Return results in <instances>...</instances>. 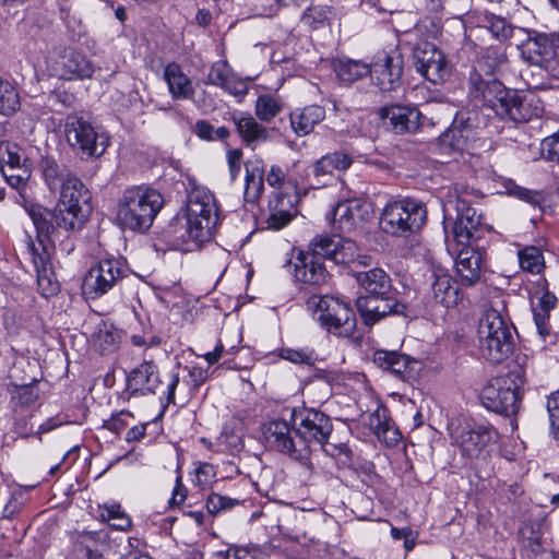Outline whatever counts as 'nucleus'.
Here are the masks:
<instances>
[{
	"instance_id": "obj_1",
	"label": "nucleus",
	"mask_w": 559,
	"mask_h": 559,
	"mask_svg": "<svg viewBox=\"0 0 559 559\" xmlns=\"http://www.w3.org/2000/svg\"><path fill=\"white\" fill-rule=\"evenodd\" d=\"M219 221L217 202L206 188H193L187 201L186 219L175 217L166 229L175 249L193 251L213 238Z\"/></svg>"
},
{
	"instance_id": "obj_2",
	"label": "nucleus",
	"mask_w": 559,
	"mask_h": 559,
	"mask_svg": "<svg viewBox=\"0 0 559 559\" xmlns=\"http://www.w3.org/2000/svg\"><path fill=\"white\" fill-rule=\"evenodd\" d=\"M468 95L475 107L491 110L501 120L514 123L539 118L544 111L542 100L535 94H519L497 80L485 81L477 73L471 76Z\"/></svg>"
},
{
	"instance_id": "obj_3",
	"label": "nucleus",
	"mask_w": 559,
	"mask_h": 559,
	"mask_svg": "<svg viewBox=\"0 0 559 559\" xmlns=\"http://www.w3.org/2000/svg\"><path fill=\"white\" fill-rule=\"evenodd\" d=\"M26 211L36 229L35 238L26 235V253L29 255L35 267L37 285L40 294L44 297H50L56 295L59 290V284L53 277V273L51 271V249L55 247L56 241L60 240L59 246L61 250L70 253L74 250V242L68 234L64 240H61L63 230L55 227V225L47 221L45 216H41L28 207Z\"/></svg>"
},
{
	"instance_id": "obj_4",
	"label": "nucleus",
	"mask_w": 559,
	"mask_h": 559,
	"mask_svg": "<svg viewBox=\"0 0 559 559\" xmlns=\"http://www.w3.org/2000/svg\"><path fill=\"white\" fill-rule=\"evenodd\" d=\"M28 209L45 216L55 227L70 235L81 230L86 223L92 212L91 193L81 179L70 178L60 188L59 199L53 210L39 204L31 205Z\"/></svg>"
},
{
	"instance_id": "obj_5",
	"label": "nucleus",
	"mask_w": 559,
	"mask_h": 559,
	"mask_svg": "<svg viewBox=\"0 0 559 559\" xmlns=\"http://www.w3.org/2000/svg\"><path fill=\"white\" fill-rule=\"evenodd\" d=\"M164 204V197L158 190L144 185L129 187L118 199L116 218L124 229L146 231Z\"/></svg>"
},
{
	"instance_id": "obj_6",
	"label": "nucleus",
	"mask_w": 559,
	"mask_h": 559,
	"mask_svg": "<svg viewBox=\"0 0 559 559\" xmlns=\"http://www.w3.org/2000/svg\"><path fill=\"white\" fill-rule=\"evenodd\" d=\"M477 340L481 356L490 362L500 364L513 352L511 325L495 307L486 309L481 314Z\"/></svg>"
},
{
	"instance_id": "obj_7",
	"label": "nucleus",
	"mask_w": 559,
	"mask_h": 559,
	"mask_svg": "<svg viewBox=\"0 0 559 559\" xmlns=\"http://www.w3.org/2000/svg\"><path fill=\"white\" fill-rule=\"evenodd\" d=\"M307 310L320 325L337 336L349 337L356 330V316L348 304L332 296L312 295Z\"/></svg>"
},
{
	"instance_id": "obj_8",
	"label": "nucleus",
	"mask_w": 559,
	"mask_h": 559,
	"mask_svg": "<svg viewBox=\"0 0 559 559\" xmlns=\"http://www.w3.org/2000/svg\"><path fill=\"white\" fill-rule=\"evenodd\" d=\"M427 221L424 202L405 198L388 203L380 217V228L393 236H407L419 230Z\"/></svg>"
},
{
	"instance_id": "obj_9",
	"label": "nucleus",
	"mask_w": 559,
	"mask_h": 559,
	"mask_svg": "<svg viewBox=\"0 0 559 559\" xmlns=\"http://www.w3.org/2000/svg\"><path fill=\"white\" fill-rule=\"evenodd\" d=\"M481 404L489 411L504 416L516 415L521 407V395L511 376L489 380L479 393Z\"/></svg>"
},
{
	"instance_id": "obj_10",
	"label": "nucleus",
	"mask_w": 559,
	"mask_h": 559,
	"mask_svg": "<svg viewBox=\"0 0 559 559\" xmlns=\"http://www.w3.org/2000/svg\"><path fill=\"white\" fill-rule=\"evenodd\" d=\"M265 445L273 451L289 456L292 460L306 463L309 459V449L296 436L295 426L284 419H272L262 426Z\"/></svg>"
},
{
	"instance_id": "obj_11",
	"label": "nucleus",
	"mask_w": 559,
	"mask_h": 559,
	"mask_svg": "<svg viewBox=\"0 0 559 559\" xmlns=\"http://www.w3.org/2000/svg\"><path fill=\"white\" fill-rule=\"evenodd\" d=\"M48 74L62 80L91 79L95 71L93 62L80 51L59 48L46 57Z\"/></svg>"
},
{
	"instance_id": "obj_12",
	"label": "nucleus",
	"mask_w": 559,
	"mask_h": 559,
	"mask_svg": "<svg viewBox=\"0 0 559 559\" xmlns=\"http://www.w3.org/2000/svg\"><path fill=\"white\" fill-rule=\"evenodd\" d=\"M128 275V266L121 258H105L93 265L83 282L85 294L100 297L116 287Z\"/></svg>"
},
{
	"instance_id": "obj_13",
	"label": "nucleus",
	"mask_w": 559,
	"mask_h": 559,
	"mask_svg": "<svg viewBox=\"0 0 559 559\" xmlns=\"http://www.w3.org/2000/svg\"><path fill=\"white\" fill-rule=\"evenodd\" d=\"M451 437L462 455L477 459L497 441L498 432L487 423L464 421L452 429Z\"/></svg>"
},
{
	"instance_id": "obj_14",
	"label": "nucleus",
	"mask_w": 559,
	"mask_h": 559,
	"mask_svg": "<svg viewBox=\"0 0 559 559\" xmlns=\"http://www.w3.org/2000/svg\"><path fill=\"white\" fill-rule=\"evenodd\" d=\"M66 135L74 150L88 157L100 156L109 142L104 133H98L90 121L76 114L67 117Z\"/></svg>"
},
{
	"instance_id": "obj_15",
	"label": "nucleus",
	"mask_w": 559,
	"mask_h": 559,
	"mask_svg": "<svg viewBox=\"0 0 559 559\" xmlns=\"http://www.w3.org/2000/svg\"><path fill=\"white\" fill-rule=\"evenodd\" d=\"M293 424L299 441H304L310 450L311 444L325 447L333 431L331 418L316 409H302L292 413Z\"/></svg>"
},
{
	"instance_id": "obj_16",
	"label": "nucleus",
	"mask_w": 559,
	"mask_h": 559,
	"mask_svg": "<svg viewBox=\"0 0 559 559\" xmlns=\"http://www.w3.org/2000/svg\"><path fill=\"white\" fill-rule=\"evenodd\" d=\"M481 224V215L473 206L461 203L459 209L444 207L443 229L447 239L467 246L474 240Z\"/></svg>"
},
{
	"instance_id": "obj_17",
	"label": "nucleus",
	"mask_w": 559,
	"mask_h": 559,
	"mask_svg": "<svg viewBox=\"0 0 559 559\" xmlns=\"http://www.w3.org/2000/svg\"><path fill=\"white\" fill-rule=\"evenodd\" d=\"M309 247L313 252L331 259L337 264H348L356 260L364 265L370 262L369 257L359 254V249L355 241L340 235L317 236L311 240Z\"/></svg>"
},
{
	"instance_id": "obj_18",
	"label": "nucleus",
	"mask_w": 559,
	"mask_h": 559,
	"mask_svg": "<svg viewBox=\"0 0 559 559\" xmlns=\"http://www.w3.org/2000/svg\"><path fill=\"white\" fill-rule=\"evenodd\" d=\"M356 306L367 325H372L388 316H411L409 307L397 300L394 293L388 296L361 295L357 298Z\"/></svg>"
},
{
	"instance_id": "obj_19",
	"label": "nucleus",
	"mask_w": 559,
	"mask_h": 559,
	"mask_svg": "<svg viewBox=\"0 0 559 559\" xmlns=\"http://www.w3.org/2000/svg\"><path fill=\"white\" fill-rule=\"evenodd\" d=\"M417 71L433 84H441L450 75V66L443 52L433 44L423 43L414 49Z\"/></svg>"
},
{
	"instance_id": "obj_20",
	"label": "nucleus",
	"mask_w": 559,
	"mask_h": 559,
	"mask_svg": "<svg viewBox=\"0 0 559 559\" xmlns=\"http://www.w3.org/2000/svg\"><path fill=\"white\" fill-rule=\"evenodd\" d=\"M522 55L531 64L547 71L555 70L559 61V33L538 34L528 38Z\"/></svg>"
},
{
	"instance_id": "obj_21",
	"label": "nucleus",
	"mask_w": 559,
	"mask_h": 559,
	"mask_svg": "<svg viewBox=\"0 0 559 559\" xmlns=\"http://www.w3.org/2000/svg\"><path fill=\"white\" fill-rule=\"evenodd\" d=\"M370 66V73L374 84L381 91H393L401 82L403 59L397 51H379Z\"/></svg>"
},
{
	"instance_id": "obj_22",
	"label": "nucleus",
	"mask_w": 559,
	"mask_h": 559,
	"mask_svg": "<svg viewBox=\"0 0 559 559\" xmlns=\"http://www.w3.org/2000/svg\"><path fill=\"white\" fill-rule=\"evenodd\" d=\"M372 213L371 204L362 199L341 201L332 212V224L335 229L349 233L367 222Z\"/></svg>"
},
{
	"instance_id": "obj_23",
	"label": "nucleus",
	"mask_w": 559,
	"mask_h": 559,
	"mask_svg": "<svg viewBox=\"0 0 559 559\" xmlns=\"http://www.w3.org/2000/svg\"><path fill=\"white\" fill-rule=\"evenodd\" d=\"M265 181L274 192L300 193L306 188L305 170L298 162L292 165L272 164Z\"/></svg>"
},
{
	"instance_id": "obj_24",
	"label": "nucleus",
	"mask_w": 559,
	"mask_h": 559,
	"mask_svg": "<svg viewBox=\"0 0 559 559\" xmlns=\"http://www.w3.org/2000/svg\"><path fill=\"white\" fill-rule=\"evenodd\" d=\"M477 139V126L471 112H460L442 134L441 144L455 152L468 151Z\"/></svg>"
},
{
	"instance_id": "obj_25",
	"label": "nucleus",
	"mask_w": 559,
	"mask_h": 559,
	"mask_svg": "<svg viewBox=\"0 0 559 559\" xmlns=\"http://www.w3.org/2000/svg\"><path fill=\"white\" fill-rule=\"evenodd\" d=\"M352 164V157L344 152L326 154L312 164V177L307 183L311 188L324 187L334 179L336 171L346 170Z\"/></svg>"
},
{
	"instance_id": "obj_26",
	"label": "nucleus",
	"mask_w": 559,
	"mask_h": 559,
	"mask_svg": "<svg viewBox=\"0 0 559 559\" xmlns=\"http://www.w3.org/2000/svg\"><path fill=\"white\" fill-rule=\"evenodd\" d=\"M383 123L395 134L415 132L420 126V111L411 106L393 105L379 110Z\"/></svg>"
},
{
	"instance_id": "obj_27",
	"label": "nucleus",
	"mask_w": 559,
	"mask_h": 559,
	"mask_svg": "<svg viewBox=\"0 0 559 559\" xmlns=\"http://www.w3.org/2000/svg\"><path fill=\"white\" fill-rule=\"evenodd\" d=\"M321 255L313 252L300 251L295 260V277L298 282L312 285L322 286L330 280L324 263L321 261Z\"/></svg>"
},
{
	"instance_id": "obj_28",
	"label": "nucleus",
	"mask_w": 559,
	"mask_h": 559,
	"mask_svg": "<svg viewBox=\"0 0 559 559\" xmlns=\"http://www.w3.org/2000/svg\"><path fill=\"white\" fill-rule=\"evenodd\" d=\"M73 551L81 559H100L109 547L106 531L74 532L71 536Z\"/></svg>"
},
{
	"instance_id": "obj_29",
	"label": "nucleus",
	"mask_w": 559,
	"mask_h": 559,
	"mask_svg": "<svg viewBox=\"0 0 559 559\" xmlns=\"http://www.w3.org/2000/svg\"><path fill=\"white\" fill-rule=\"evenodd\" d=\"M160 383L158 367L152 360L143 361L127 376V386L132 395L155 394Z\"/></svg>"
},
{
	"instance_id": "obj_30",
	"label": "nucleus",
	"mask_w": 559,
	"mask_h": 559,
	"mask_svg": "<svg viewBox=\"0 0 559 559\" xmlns=\"http://www.w3.org/2000/svg\"><path fill=\"white\" fill-rule=\"evenodd\" d=\"M205 84L221 87L230 95L242 97L247 85L233 71L227 60H218L210 67Z\"/></svg>"
},
{
	"instance_id": "obj_31",
	"label": "nucleus",
	"mask_w": 559,
	"mask_h": 559,
	"mask_svg": "<svg viewBox=\"0 0 559 559\" xmlns=\"http://www.w3.org/2000/svg\"><path fill=\"white\" fill-rule=\"evenodd\" d=\"M373 362L383 370L390 371L402 380L413 377L418 361L395 350H376Z\"/></svg>"
},
{
	"instance_id": "obj_32",
	"label": "nucleus",
	"mask_w": 559,
	"mask_h": 559,
	"mask_svg": "<svg viewBox=\"0 0 559 559\" xmlns=\"http://www.w3.org/2000/svg\"><path fill=\"white\" fill-rule=\"evenodd\" d=\"M265 164L260 157H252L245 162V191L246 203L255 204L264 191Z\"/></svg>"
},
{
	"instance_id": "obj_33",
	"label": "nucleus",
	"mask_w": 559,
	"mask_h": 559,
	"mask_svg": "<svg viewBox=\"0 0 559 559\" xmlns=\"http://www.w3.org/2000/svg\"><path fill=\"white\" fill-rule=\"evenodd\" d=\"M483 257L481 254L467 246L461 249L455 259V270L460 283L463 286H473L481 274Z\"/></svg>"
},
{
	"instance_id": "obj_34",
	"label": "nucleus",
	"mask_w": 559,
	"mask_h": 559,
	"mask_svg": "<svg viewBox=\"0 0 559 559\" xmlns=\"http://www.w3.org/2000/svg\"><path fill=\"white\" fill-rule=\"evenodd\" d=\"M355 278L359 288L365 292V295L388 296V294L395 292L391 277L380 267L356 272Z\"/></svg>"
},
{
	"instance_id": "obj_35",
	"label": "nucleus",
	"mask_w": 559,
	"mask_h": 559,
	"mask_svg": "<svg viewBox=\"0 0 559 559\" xmlns=\"http://www.w3.org/2000/svg\"><path fill=\"white\" fill-rule=\"evenodd\" d=\"M325 119V109L320 105L296 108L289 114L292 130L298 136L310 134L314 127Z\"/></svg>"
},
{
	"instance_id": "obj_36",
	"label": "nucleus",
	"mask_w": 559,
	"mask_h": 559,
	"mask_svg": "<svg viewBox=\"0 0 559 559\" xmlns=\"http://www.w3.org/2000/svg\"><path fill=\"white\" fill-rule=\"evenodd\" d=\"M164 80L167 83L173 99H193L195 91L190 78L182 71L180 64L169 62L164 68Z\"/></svg>"
},
{
	"instance_id": "obj_37",
	"label": "nucleus",
	"mask_w": 559,
	"mask_h": 559,
	"mask_svg": "<svg viewBox=\"0 0 559 559\" xmlns=\"http://www.w3.org/2000/svg\"><path fill=\"white\" fill-rule=\"evenodd\" d=\"M431 290L437 304L447 308L456 306L462 296L454 280L443 270L433 271Z\"/></svg>"
},
{
	"instance_id": "obj_38",
	"label": "nucleus",
	"mask_w": 559,
	"mask_h": 559,
	"mask_svg": "<svg viewBox=\"0 0 559 559\" xmlns=\"http://www.w3.org/2000/svg\"><path fill=\"white\" fill-rule=\"evenodd\" d=\"M234 122L242 142L252 150L269 139L266 128L259 123L257 119L249 114H242L234 117Z\"/></svg>"
},
{
	"instance_id": "obj_39",
	"label": "nucleus",
	"mask_w": 559,
	"mask_h": 559,
	"mask_svg": "<svg viewBox=\"0 0 559 559\" xmlns=\"http://www.w3.org/2000/svg\"><path fill=\"white\" fill-rule=\"evenodd\" d=\"M369 425L378 439L383 441L389 447L397 444L402 437L399 429L394 426L393 421L388 416V409L385 407H378L369 416Z\"/></svg>"
},
{
	"instance_id": "obj_40",
	"label": "nucleus",
	"mask_w": 559,
	"mask_h": 559,
	"mask_svg": "<svg viewBox=\"0 0 559 559\" xmlns=\"http://www.w3.org/2000/svg\"><path fill=\"white\" fill-rule=\"evenodd\" d=\"M332 69L343 84H352L367 76L371 69L368 63L360 60L337 58L332 61Z\"/></svg>"
},
{
	"instance_id": "obj_41",
	"label": "nucleus",
	"mask_w": 559,
	"mask_h": 559,
	"mask_svg": "<svg viewBox=\"0 0 559 559\" xmlns=\"http://www.w3.org/2000/svg\"><path fill=\"white\" fill-rule=\"evenodd\" d=\"M40 169L45 183L50 191H56L67 183L68 179L75 178L70 169L62 164H59L55 158L46 156L40 162Z\"/></svg>"
},
{
	"instance_id": "obj_42",
	"label": "nucleus",
	"mask_w": 559,
	"mask_h": 559,
	"mask_svg": "<svg viewBox=\"0 0 559 559\" xmlns=\"http://www.w3.org/2000/svg\"><path fill=\"white\" fill-rule=\"evenodd\" d=\"M283 109L282 100L274 95H260L254 105V115L262 122L272 121Z\"/></svg>"
},
{
	"instance_id": "obj_43",
	"label": "nucleus",
	"mask_w": 559,
	"mask_h": 559,
	"mask_svg": "<svg viewBox=\"0 0 559 559\" xmlns=\"http://www.w3.org/2000/svg\"><path fill=\"white\" fill-rule=\"evenodd\" d=\"M519 263L523 271L539 274L545 267L542 250L535 246H526L518 252Z\"/></svg>"
},
{
	"instance_id": "obj_44",
	"label": "nucleus",
	"mask_w": 559,
	"mask_h": 559,
	"mask_svg": "<svg viewBox=\"0 0 559 559\" xmlns=\"http://www.w3.org/2000/svg\"><path fill=\"white\" fill-rule=\"evenodd\" d=\"M39 393L35 384L15 385L11 402L14 413H23L38 400Z\"/></svg>"
},
{
	"instance_id": "obj_45",
	"label": "nucleus",
	"mask_w": 559,
	"mask_h": 559,
	"mask_svg": "<svg viewBox=\"0 0 559 559\" xmlns=\"http://www.w3.org/2000/svg\"><path fill=\"white\" fill-rule=\"evenodd\" d=\"M331 16V7L311 4L302 12L300 21L311 29H319L329 24Z\"/></svg>"
},
{
	"instance_id": "obj_46",
	"label": "nucleus",
	"mask_w": 559,
	"mask_h": 559,
	"mask_svg": "<svg viewBox=\"0 0 559 559\" xmlns=\"http://www.w3.org/2000/svg\"><path fill=\"white\" fill-rule=\"evenodd\" d=\"M21 107V99L16 88L0 78V115L11 116Z\"/></svg>"
},
{
	"instance_id": "obj_47",
	"label": "nucleus",
	"mask_w": 559,
	"mask_h": 559,
	"mask_svg": "<svg viewBox=\"0 0 559 559\" xmlns=\"http://www.w3.org/2000/svg\"><path fill=\"white\" fill-rule=\"evenodd\" d=\"M25 162L26 158L21 146L11 142L0 143V169L23 167L26 166Z\"/></svg>"
},
{
	"instance_id": "obj_48",
	"label": "nucleus",
	"mask_w": 559,
	"mask_h": 559,
	"mask_svg": "<svg viewBox=\"0 0 559 559\" xmlns=\"http://www.w3.org/2000/svg\"><path fill=\"white\" fill-rule=\"evenodd\" d=\"M478 198V191L465 183L456 182L449 191V203L444 207L459 209L461 203L472 206L473 200Z\"/></svg>"
},
{
	"instance_id": "obj_49",
	"label": "nucleus",
	"mask_w": 559,
	"mask_h": 559,
	"mask_svg": "<svg viewBox=\"0 0 559 559\" xmlns=\"http://www.w3.org/2000/svg\"><path fill=\"white\" fill-rule=\"evenodd\" d=\"M299 193L273 192L269 199V212H283L297 215L296 202Z\"/></svg>"
},
{
	"instance_id": "obj_50",
	"label": "nucleus",
	"mask_w": 559,
	"mask_h": 559,
	"mask_svg": "<svg viewBox=\"0 0 559 559\" xmlns=\"http://www.w3.org/2000/svg\"><path fill=\"white\" fill-rule=\"evenodd\" d=\"M281 357L294 364L314 365L318 360V354L309 347L302 348H282Z\"/></svg>"
},
{
	"instance_id": "obj_51",
	"label": "nucleus",
	"mask_w": 559,
	"mask_h": 559,
	"mask_svg": "<svg viewBox=\"0 0 559 559\" xmlns=\"http://www.w3.org/2000/svg\"><path fill=\"white\" fill-rule=\"evenodd\" d=\"M216 476L215 468L212 464L206 462H198L195 463L192 484L200 488H205L212 484Z\"/></svg>"
},
{
	"instance_id": "obj_52",
	"label": "nucleus",
	"mask_w": 559,
	"mask_h": 559,
	"mask_svg": "<svg viewBox=\"0 0 559 559\" xmlns=\"http://www.w3.org/2000/svg\"><path fill=\"white\" fill-rule=\"evenodd\" d=\"M5 181L14 189L22 190L26 187V182L29 178V170L26 166L15 167L12 169L3 168L0 169Z\"/></svg>"
},
{
	"instance_id": "obj_53",
	"label": "nucleus",
	"mask_w": 559,
	"mask_h": 559,
	"mask_svg": "<svg viewBox=\"0 0 559 559\" xmlns=\"http://www.w3.org/2000/svg\"><path fill=\"white\" fill-rule=\"evenodd\" d=\"M94 340L95 344L98 345L102 350H111L118 343V333L111 326L104 324L95 333Z\"/></svg>"
},
{
	"instance_id": "obj_54",
	"label": "nucleus",
	"mask_w": 559,
	"mask_h": 559,
	"mask_svg": "<svg viewBox=\"0 0 559 559\" xmlns=\"http://www.w3.org/2000/svg\"><path fill=\"white\" fill-rule=\"evenodd\" d=\"M239 501L236 499H231L226 496H222L218 493H211L206 499V509L207 511L215 515L221 511H226L238 504Z\"/></svg>"
},
{
	"instance_id": "obj_55",
	"label": "nucleus",
	"mask_w": 559,
	"mask_h": 559,
	"mask_svg": "<svg viewBox=\"0 0 559 559\" xmlns=\"http://www.w3.org/2000/svg\"><path fill=\"white\" fill-rule=\"evenodd\" d=\"M550 429L556 439H559V390L551 393L547 400Z\"/></svg>"
},
{
	"instance_id": "obj_56",
	"label": "nucleus",
	"mask_w": 559,
	"mask_h": 559,
	"mask_svg": "<svg viewBox=\"0 0 559 559\" xmlns=\"http://www.w3.org/2000/svg\"><path fill=\"white\" fill-rule=\"evenodd\" d=\"M540 148L547 160L559 164V131L545 138Z\"/></svg>"
},
{
	"instance_id": "obj_57",
	"label": "nucleus",
	"mask_w": 559,
	"mask_h": 559,
	"mask_svg": "<svg viewBox=\"0 0 559 559\" xmlns=\"http://www.w3.org/2000/svg\"><path fill=\"white\" fill-rule=\"evenodd\" d=\"M510 193L527 202L534 207L542 206V203L544 202V197L542 192L530 190L520 186L514 185L512 188H510Z\"/></svg>"
},
{
	"instance_id": "obj_58",
	"label": "nucleus",
	"mask_w": 559,
	"mask_h": 559,
	"mask_svg": "<svg viewBox=\"0 0 559 559\" xmlns=\"http://www.w3.org/2000/svg\"><path fill=\"white\" fill-rule=\"evenodd\" d=\"M296 216L283 212H269L265 218V228L270 230H281L286 227Z\"/></svg>"
},
{
	"instance_id": "obj_59",
	"label": "nucleus",
	"mask_w": 559,
	"mask_h": 559,
	"mask_svg": "<svg viewBox=\"0 0 559 559\" xmlns=\"http://www.w3.org/2000/svg\"><path fill=\"white\" fill-rule=\"evenodd\" d=\"M226 160L228 165L230 179L235 181L240 175L242 164V151L240 148L228 150L226 153Z\"/></svg>"
},
{
	"instance_id": "obj_60",
	"label": "nucleus",
	"mask_w": 559,
	"mask_h": 559,
	"mask_svg": "<svg viewBox=\"0 0 559 559\" xmlns=\"http://www.w3.org/2000/svg\"><path fill=\"white\" fill-rule=\"evenodd\" d=\"M324 451L326 454L336 460L337 464L348 466L350 464V450L345 444H325Z\"/></svg>"
},
{
	"instance_id": "obj_61",
	"label": "nucleus",
	"mask_w": 559,
	"mask_h": 559,
	"mask_svg": "<svg viewBox=\"0 0 559 559\" xmlns=\"http://www.w3.org/2000/svg\"><path fill=\"white\" fill-rule=\"evenodd\" d=\"M225 559H265L258 548L233 547L226 551Z\"/></svg>"
},
{
	"instance_id": "obj_62",
	"label": "nucleus",
	"mask_w": 559,
	"mask_h": 559,
	"mask_svg": "<svg viewBox=\"0 0 559 559\" xmlns=\"http://www.w3.org/2000/svg\"><path fill=\"white\" fill-rule=\"evenodd\" d=\"M133 417L132 414L128 411H121L117 414H114L108 420L104 421V428L119 433L128 426L127 418Z\"/></svg>"
},
{
	"instance_id": "obj_63",
	"label": "nucleus",
	"mask_w": 559,
	"mask_h": 559,
	"mask_svg": "<svg viewBox=\"0 0 559 559\" xmlns=\"http://www.w3.org/2000/svg\"><path fill=\"white\" fill-rule=\"evenodd\" d=\"M218 445L222 451L230 453L237 452L242 448L241 439L236 435L222 433L218 438Z\"/></svg>"
},
{
	"instance_id": "obj_64",
	"label": "nucleus",
	"mask_w": 559,
	"mask_h": 559,
	"mask_svg": "<svg viewBox=\"0 0 559 559\" xmlns=\"http://www.w3.org/2000/svg\"><path fill=\"white\" fill-rule=\"evenodd\" d=\"M186 369L188 370L189 383L194 389H198L199 386H201L206 381V379L209 377L207 370L200 366L193 365L190 367H186Z\"/></svg>"
}]
</instances>
